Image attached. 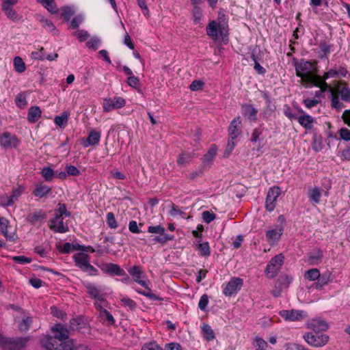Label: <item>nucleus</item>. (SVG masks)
<instances>
[{
	"label": "nucleus",
	"mask_w": 350,
	"mask_h": 350,
	"mask_svg": "<svg viewBox=\"0 0 350 350\" xmlns=\"http://www.w3.org/2000/svg\"><path fill=\"white\" fill-rule=\"evenodd\" d=\"M308 327L314 331L327 330L328 329L327 324L320 319L311 320L308 323Z\"/></svg>",
	"instance_id": "bb28decb"
},
{
	"label": "nucleus",
	"mask_w": 350,
	"mask_h": 350,
	"mask_svg": "<svg viewBox=\"0 0 350 350\" xmlns=\"http://www.w3.org/2000/svg\"><path fill=\"white\" fill-rule=\"evenodd\" d=\"M317 282L314 284L315 288L321 290L328 282V278L325 276L319 277Z\"/></svg>",
	"instance_id": "13d9d810"
},
{
	"label": "nucleus",
	"mask_w": 350,
	"mask_h": 350,
	"mask_svg": "<svg viewBox=\"0 0 350 350\" xmlns=\"http://www.w3.org/2000/svg\"><path fill=\"white\" fill-rule=\"evenodd\" d=\"M12 259L14 262L21 265L30 263L31 262V258L24 256H15L12 257Z\"/></svg>",
	"instance_id": "6e6d98bb"
},
{
	"label": "nucleus",
	"mask_w": 350,
	"mask_h": 350,
	"mask_svg": "<svg viewBox=\"0 0 350 350\" xmlns=\"http://www.w3.org/2000/svg\"><path fill=\"white\" fill-rule=\"evenodd\" d=\"M142 350H163L156 342H150L143 346Z\"/></svg>",
	"instance_id": "69168bd1"
},
{
	"label": "nucleus",
	"mask_w": 350,
	"mask_h": 350,
	"mask_svg": "<svg viewBox=\"0 0 350 350\" xmlns=\"http://www.w3.org/2000/svg\"><path fill=\"white\" fill-rule=\"evenodd\" d=\"M8 221L4 217H0V231L5 237L10 239V237L8 236Z\"/></svg>",
	"instance_id": "5fc2aeb1"
},
{
	"label": "nucleus",
	"mask_w": 350,
	"mask_h": 350,
	"mask_svg": "<svg viewBox=\"0 0 350 350\" xmlns=\"http://www.w3.org/2000/svg\"><path fill=\"white\" fill-rule=\"evenodd\" d=\"M40 21L41 23L42 27H44L46 31L49 32L55 33V26L51 21L44 18H42Z\"/></svg>",
	"instance_id": "a19ab883"
},
{
	"label": "nucleus",
	"mask_w": 350,
	"mask_h": 350,
	"mask_svg": "<svg viewBox=\"0 0 350 350\" xmlns=\"http://www.w3.org/2000/svg\"><path fill=\"white\" fill-rule=\"evenodd\" d=\"M66 170L67 171L68 175L77 176L80 174V171L75 166L72 165H68L66 166Z\"/></svg>",
	"instance_id": "680f3d73"
},
{
	"label": "nucleus",
	"mask_w": 350,
	"mask_h": 350,
	"mask_svg": "<svg viewBox=\"0 0 350 350\" xmlns=\"http://www.w3.org/2000/svg\"><path fill=\"white\" fill-rule=\"evenodd\" d=\"M310 85L320 88L321 90L319 91V94H321L323 92L327 90V89L329 88V85L325 82V80H324V78H321L319 76H317V79H315V80H314V81H312Z\"/></svg>",
	"instance_id": "473e14b6"
},
{
	"label": "nucleus",
	"mask_w": 350,
	"mask_h": 350,
	"mask_svg": "<svg viewBox=\"0 0 350 350\" xmlns=\"http://www.w3.org/2000/svg\"><path fill=\"white\" fill-rule=\"evenodd\" d=\"M254 345L256 348L255 350H265L268 346L267 342L258 336L255 338Z\"/></svg>",
	"instance_id": "a18cd8bd"
},
{
	"label": "nucleus",
	"mask_w": 350,
	"mask_h": 350,
	"mask_svg": "<svg viewBox=\"0 0 350 350\" xmlns=\"http://www.w3.org/2000/svg\"><path fill=\"white\" fill-rule=\"evenodd\" d=\"M168 213L173 217L180 216L182 218L185 217V213L180 208H178L174 204H171L170 206Z\"/></svg>",
	"instance_id": "f704fd0d"
},
{
	"label": "nucleus",
	"mask_w": 350,
	"mask_h": 350,
	"mask_svg": "<svg viewBox=\"0 0 350 350\" xmlns=\"http://www.w3.org/2000/svg\"><path fill=\"white\" fill-rule=\"evenodd\" d=\"M319 277L320 272L319 269L316 268L309 269L308 271H306L305 275V278L310 281H314L315 280L319 278Z\"/></svg>",
	"instance_id": "79ce46f5"
},
{
	"label": "nucleus",
	"mask_w": 350,
	"mask_h": 350,
	"mask_svg": "<svg viewBox=\"0 0 350 350\" xmlns=\"http://www.w3.org/2000/svg\"><path fill=\"white\" fill-rule=\"evenodd\" d=\"M150 284V282L149 280H148L146 285L142 286L143 287L145 288V289L143 290V291L137 290V292L139 294H141V295H144V296H145L146 297H148L150 299L159 300V298L157 295H155L154 293H152V290L150 289V288L149 286Z\"/></svg>",
	"instance_id": "c756f323"
},
{
	"label": "nucleus",
	"mask_w": 350,
	"mask_h": 350,
	"mask_svg": "<svg viewBox=\"0 0 350 350\" xmlns=\"http://www.w3.org/2000/svg\"><path fill=\"white\" fill-rule=\"evenodd\" d=\"M16 1H3L1 5L2 10L8 18L13 21H18L21 20L20 16L14 9V3Z\"/></svg>",
	"instance_id": "aec40b11"
},
{
	"label": "nucleus",
	"mask_w": 350,
	"mask_h": 350,
	"mask_svg": "<svg viewBox=\"0 0 350 350\" xmlns=\"http://www.w3.org/2000/svg\"><path fill=\"white\" fill-rule=\"evenodd\" d=\"M74 13L75 10L71 7L64 6L62 8V16L67 21L70 18Z\"/></svg>",
	"instance_id": "09e8293b"
},
{
	"label": "nucleus",
	"mask_w": 350,
	"mask_h": 350,
	"mask_svg": "<svg viewBox=\"0 0 350 350\" xmlns=\"http://www.w3.org/2000/svg\"><path fill=\"white\" fill-rule=\"evenodd\" d=\"M42 176L44 177V180L47 182H51L53 177H55V172L51 167H44L41 172Z\"/></svg>",
	"instance_id": "ea45409f"
},
{
	"label": "nucleus",
	"mask_w": 350,
	"mask_h": 350,
	"mask_svg": "<svg viewBox=\"0 0 350 350\" xmlns=\"http://www.w3.org/2000/svg\"><path fill=\"white\" fill-rule=\"evenodd\" d=\"M24 187L22 186H18V187L14 189L12 191V194L10 196H6L1 198V202L2 205L4 206H12L14 203L22 195Z\"/></svg>",
	"instance_id": "dca6fc26"
},
{
	"label": "nucleus",
	"mask_w": 350,
	"mask_h": 350,
	"mask_svg": "<svg viewBox=\"0 0 350 350\" xmlns=\"http://www.w3.org/2000/svg\"><path fill=\"white\" fill-rule=\"evenodd\" d=\"M70 215V213L67 211L66 206L64 204H58L55 211V216L51 221L50 228L59 233L67 232L69 228L68 224L64 222V216L69 217Z\"/></svg>",
	"instance_id": "f257e3e1"
},
{
	"label": "nucleus",
	"mask_w": 350,
	"mask_h": 350,
	"mask_svg": "<svg viewBox=\"0 0 350 350\" xmlns=\"http://www.w3.org/2000/svg\"><path fill=\"white\" fill-rule=\"evenodd\" d=\"M148 232L149 233L159 234L160 235H167L165 234V228L160 225L149 226L148 228Z\"/></svg>",
	"instance_id": "8fccbe9b"
},
{
	"label": "nucleus",
	"mask_w": 350,
	"mask_h": 350,
	"mask_svg": "<svg viewBox=\"0 0 350 350\" xmlns=\"http://www.w3.org/2000/svg\"><path fill=\"white\" fill-rule=\"evenodd\" d=\"M191 159V157L190 156V154L183 153L178 157L177 159V163L180 165H185L190 161Z\"/></svg>",
	"instance_id": "4d7b16f0"
},
{
	"label": "nucleus",
	"mask_w": 350,
	"mask_h": 350,
	"mask_svg": "<svg viewBox=\"0 0 350 350\" xmlns=\"http://www.w3.org/2000/svg\"><path fill=\"white\" fill-rule=\"evenodd\" d=\"M100 40L96 36L91 38L86 43V46L94 50H96L100 45Z\"/></svg>",
	"instance_id": "de8ad7c7"
},
{
	"label": "nucleus",
	"mask_w": 350,
	"mask_h": 350,
	"mask_svg": "<svg viewBox=\"0 0 350 350\" xmlns=\"http://www.w3.org/2000/svg\"><path fill=\"white\" fill-rule=\"evenodd\" d=\"M128 272L133 277L134 281L141 286L146 285L147 279L139 266H133L128 269Z\"/></svg>",
	"instance_id": "f3484780"
},
{
	"label": "nucleus",
	"mask_w": 350,
	"mask_h": 350,
	"mask_svg": "<svg viewBox=\"0 0 350 350\" xmlns=\"http://www.w3.org/2000/svg\"><path fill=\"white\" fill-rule=\"evenodd\" d=\"M32 320L29 317L23 319L18 323L19 329L22 332L27 331L29 329Z\"/></svg>",
	"instance_id": "c03bdc74"
},
{
	"label": "nucleus",
	"mask_w": 350,
	"mask_h": 350,
	"mask_svg": "<svg viewBox=\"0 0 350 350\" xmlns=\"http://www.w3.org/2000/svg\"><path fill=\"white\" fill-rule=\"evenodd\" d=\"M41 110L38 107H31L29 109L27 120L29 122H36L41 116Z\"/></svg>",
	"instance_id": "c85d7f7f"
},
{
	"label": "nucleus",
	"mask_w": 350,
	"mask_h": 350,
	"mask_svg": "<svg viewBox=\"0 0 350 350\" xmlns=\"http://www.w3.org/2000/svg\"><path fill=\"white\" fill-rule=\"evenodd\" d=\"M281 193V190L278 187H273L269 189L265 201V208L268 211L274 210L276 206L278 198Z\"/></svg>",
	"instance_id": "2eb2a0df"
},
{
	"label": "nucleus",
	"mask_w": 350,
	"mask_h": 350,
	"mask_svg": "<svg viewBox=\"0 0 350 350\" xmlns=\"http://www.w3.org/2000/svg\"><path fill=\"white\" fill-rule=\"evenodd\" d=\"M198 250L200 251V255L208 256L211 254L210 247L208 242L200 243L198 245Z\"/></svg>",
	"instance_id": "49530a36"
},
{
	"label": "nucleus",
	"mask_w": 350,
	"mask_h": 350,
	"mask_svg": "<svg viewBox=\"0 0 350 350\" xmlns=\"http://www.w3.org/2000/svg\"><path fill=\"white\" fill-rule=\"evenodd\" d=\"M72 258L75 265L81 270L90 275H96L97 274V269L90 263V258L89 255L83 252H78Z\"/></svg>",
	"instance_id": "6e6552de"
},
{
	"label": "nucleus",
	"mask_w": 350,
	"mask_h": 350,
	"mask_svg": "<svg viewBox=\"0 0 350 350\" xmlns=\"http://www.w3.org/2000/svg\"><path fill=\"white\" fill-rule=\"evenodd\" d=\"M74 36L78 38L79 42H83L89 38L90 34L84 29H79L74 33Z\"/></svg>",
	"instance_id": "864d4df0"
},
{
	"label": "nucleus",
	"mask_w": 350,
	"mask_h": 350,
	"mask_svg": "<svg viewBox=\"0 0 350 350\" xmlns=\"http://www.w3.org/2000/svg\"><path fill=\"white\" fill-rule=\"evenodd\" d=\"M43 7H44L49 12L56 14L59 11V8L55 1H40Z\"/></svg>",
	"instance_id": "58836bf2"
},
{
	"label": "nucleus",
	"mask_w": 350,
	"mask_h": 350,
	"mask_svg": "<svg viewBox=\"0 0 350 350\" xmlns=\"http://www.w3.org/2000/svg\"><path fill=\"white\" fill-rule=\"evenodd\" d=\"M103 270L109 274L122 276L125 275V271L121 269L117 264L107 263L105 265Z\"/></svg>",
	"instance_id": "4be33fe9"
},
{
	"label": "nucleus",
	"mask_w": 350,
	"mask_h": 350,
	"mask_svg": "<svg viewBox=\"0 0 350 350\" xmlns=\"http://www.w3.org/2000/svg\"><path fill=\"white\" fill-rule=\"evenodd\" d=\"M221 29V25L215 21L210 22L206 27V33L213 40H216L218 38V31Z\"/></svg>",
	"instance_id": "b1692460"
},
{
	"label": "nucleus",
	"mask_w": 350,
	"mask_h": 350,
	"mask_svg": "<svg viewBox=\"0 0 350 350\" xmlns=\"http://www.w3.org/2000/svg\"><path fill=\"white\" fill-rule=\"evenodd\" d=\"M107 223L108 226L113 229H116L118 227V224L116 220L114 214L111 212H109L106 215Z\"/></svg>",
	"instance_id": "3c124183"
},
{
	"label": "nucleus",
	"mask_w": 350,
	"mask_h": 350,
	"mask_svg": "<svg viewBox=\"0 0 350 350\" xmlns=\"http://www.w3.org/2000/svg\"><path fill=\"white\" fill-rule=\"evenodd\" d=\"M27 337L8 338L1 336L0 345L3 350H21L27 345Z\"/></svg>",
	"instance_id": "0eeeda50"
},
{
	"label": "nucleus",
	"mask_w": 350,
	"mask_h": 350,
	"mask_svg": "<svg viewBox=\"0 0 350 350\" xmlns=\"http://www.w3.org/2000/svg\"><path fill=\"white\" fill-rule=\"evenodd\" d=\"M304 338L306 342L312 347H319L325 345L329 340V336L322 333H307L304 334Z\"/></svg>",
	"instance_id": "1a4fd4ad"
},
{
	"label": "nucleus",
	"mask_w": 350,
	"mask_h": 350,
	"mask_svg": "<svg viewBox=\"0 0 350 350\" xmlns=\"http://www.w3.org/2000/svg\"><path fill=\"white\" fill-rule=\"evenodd\" d=\"M41 344L46 350H72L74 346L72 340L60 341L54 336H44Z\"/></svg>",
	"instance_id": "20e7f679"
},
{
	"label": "nucleus",
	"mask_w": 350,
	"mask_h": 350,
	"mask_svg": "<svg viewBox=\"0 0 350 350\" xmlns=\"http://www.w3.org/2000/svg\"><path fill=\"white\" fill-rule=\"evenodd\" d=\"M284 232V228L281 225L275 226L266 232L267 240L273 245L280 239Z\"/></svg>",
	"instance_id": "a211bd4d"
},
{
	"label": "nucleus",
	"mask_w": 350,
	"mask_h": 350,
	"mask_svg": "<svg viewBox=\"0 0 350 350\" xmlns=\"http://www.w3.org/2000/svg\"><path fill=\"white\" fill-rule=\"evenodd\" d=\"M20 142L16 135L4 132L0 135V146L4 149L15 148Z\"/></svg>",
	"instance_id": "4468645a"
},
{
	"label": "nucleus",
	"mask_w": 350,
	"mask_h": 350,
	"mask_svg": "<svg viewBox=\"0 0 350 350\" xmlns=\"http://www.w3.org/2000/svg\"><path fill=\"white\" fill-rule=\"evenodd\" d=\"M284 256L282 254H279L271 259L265 270L269 278H273L277 275L284 262Z\"/></svg>",
	"instance_id": "9d476101"
},
{
	"label": "nucleus",
	"mask_w": 350,
	"mask_h": 350,
	"mask_svg": "<svg viewBox=\"0 0 350 350\" xmlns=\"http://www.w3.org/2000/svg\"><path fill=\"white\" fill-rule=\"evenodd\" d=\"M252 58L253 59V61L254 62V70L258 73V74H260V75H264L266 72L265 69L262 66H260V64L258 62V61L256 60V58L255 57L254 55H252Z\"/></svg>",
	"instance_id": "052dcab7"
},
{
	"label": "nucleus",
	"mask_w": 350,
	"mask_h": 350,
	"mask_svg": "<svg viewBox=\"0 0 350 350\" xmlns=\"http://www.w3.org/2000/svg\"><path fill=\"white\" fill-rule=\"evenodd\" d=\"M339 96H340L342 100L350 103V88L344 82L338 83L331 93V106L336 110H340L344 107Z\"/></svg>",
	"instance_id": "f03ea898"
},
{
	"label": "nucleus",
	"mask_w": 350,
	"mask_h": 350,
	"mask_svg": "<svg viewBox=\"0 0 350 350\" xmlns=\"http://www.w3.org/2000/svg\"><path fill=\"white\" fill-rule=\"evenodd\" d=\"M108 306H101L100 307H96L98 311V318L100 321L107 325H112L115 323V319L113 315L107 310Z\"/></svg>",
	"instance_id": "6ab92c4d"
},
{
	"label": "nucleus",
	"mask_w": 350,
	"mask_h": 350,
	"mask_svg": "<svg viewBox=\"0 0 350 350\" xmlns=\"http://www.w3.org/2000/svg\"><path fill=\"white\" fill-rule=\"evenodd\" d=\"M126 105V100L122 97L115 96L107 98L103 100V108L105 112H109L112 110L123 107Z\"/></svg>",
	"instance_id": "9b49d317"
},
{
	"label": "nucleus",
	"mask_w": 350,
	"mask_h": 350,
	"mask_svg": "<svg viewBox=\"0 0 350 350\" xmlns=\"http://www.w3.org/2000/svg\"><path fill=\"white\" fill-rule=\"evenodd\" d=\"M295 66L297 76L300 77L303 82L311 84L317 79V66L314 62L301 60Z\"/></svg>",
	"instance_id": "7ed1b4c3"
},
{
	"label": "nucleus",
	"mask_w": 350,
	"mask_h": 350,
	"mask_svg": "<svg viewBox=\"0 0 350 350\" xmlns=\"http://www.w3.org/2000/svg\"><path fill=\"white\" fill-rule=\"evenodd\" d=\"M202 16V10L196 5H194L193 10V18L195 24H198Z\"/></svg>",
	"instance_id": "603ef678"
},
{
	"label": "nucleus",
	"mask_w": 350,
	"mask_h": 350,
	"mask_svg": "<svg viewBox=\"0 0 350 350\" xmlns=\"http://www.w3.org/2000/svg\"><path fill=\"white\" fill-rule=\"evenodd\" d=\"M241 119L240 116H237L234 118L229 126L228 128V135L229 139L228 141V144L226 147V153L227 155H229L231 152L233 150L236 146L235 139L241 135Z\"/></svg>",
	"instance_id": "39448f33"
},
{
	"label": "nucleus",
	"mask_w": 350,
	"mask_h": 350,
	"mask_svg": "<svg viewBox=\"0 0 350 350\" xmlns=\"http://www.w3.org/2000/svg\"><path fill=\"white\" fill-rule=\"evenodd\" d=\"M165 350H183L180 344L177 342L167 343L165 346Z\"/></svg>",
	"instance_id": "774afa93"
},
{
	"label": "nucleus",
	"mask_w": 350,
	"mask_h": 350,
	"mask_svg": "<svg viewBox=\"0 0 350 350\" xmlns=\"http://www.w3.org/2000/svg\"><path fill=\"white\" fill-rule=\"evenodd\" d=\"M243 281L239 278H232L225 286L223 293L225 296L231 297L237 294L243 286Z\"/></svg>",
	"instance_id": "f8f14e48"
},
{
	"label": "nucleus",
	"mask_w": 350,
	"mask_h": 350,
	"mask_svg": "<svg viewBox=\"0 0 350 350\" xmlns=\"http://www.w3.org/2000/svg\"><path fill=\"white\" fill-rule=\"evenodd\" d=\"M322 251L319 249H316L308 254V262L310 265H317L322 261Z\"/></svg>",
	"instance_id": "393cba45"
},
{
	"label": "nucleus",
	"mask_w": 350,
	"mask_h": 350,
	"mask_svg": "<svg viewBox=\"0 0 350 350\" xmlns=\"http://www.w3.org/2000/svg\"><path fill=\"white\" fill-rule=\"evenodd\" d=\"M69 116V113L67 111H64L59 116L55 118L54 122L59 127H64L66 124Z\"/></svg>",
	"instance_id": "e433bc0d"
},
{
	"label": "nucleus",
	"mask_w": 350,
	"mask_h": 350,
	"mask_svg": "<svg viewBox=\"0 0 350 350\" xmlns=\"http://www.w3.org/2000/svg\"><path fill=\"white\" fill-rule=\"evenodd\" d=\"M46 214L42 211H36L30 213L27 217V221L30 223L35 224L40 220L44 219Z\"/></svg>",
	"instance_id": "2f4dec72"
},
{
	"label": "nucleus",
	"mask_w": 350,
	"mask_h": 350,
	"mask_svg": "<svg viewBox=\"0 0 350 350\" xmlns=\"http://www.w3.org/2000/svg\"><path fill=\"white\" fill-rule=\"evenodd\" d=\"M101 134L100 132L95 130H91L89 133L88 137L84 142L83 145L85 147L94 146L98 144L100 139Z\"/></svg>",
	"instance_id": "5701e85b"
},
{
	"label": "nucleus",
	"mask_w": 350,
	"mask_h": 350,
	"mask_svg": "<svg viewBox=\"0 0 350 350\" xmlns=\"http://www.w3.org/2000/svg\"><path fill=\"white\" fill-rule=\"evenodd\" d=\"M340 137L345 140V141H349L350 140V130L347 128H342L340 130Z\"/></svg>",
	"instance_id": "338daca9"
},
{
	"label": "nucleus",
	"mask_w": 350,
	"mask_h": 350,
	"mask_svg": "<svg viewBox=\"0 0 350 350\" xmlns=\"http://www.w3.org/2000/svg\"><path fill=\"white\" fill-rule=\"evenodd\" d=\"M298 122L305 129H310L312 127L314 120L309 115H304L298 118Z\"/></svg>",
	"instance_id": "7c9ffc66"
},
{
	"label": "nucleus",
	"mask_w": 350,
	"mask_h": 350,
	"mask_svg": "<svg viewBox=\"0 0 350 350\" xmlns=\"http://www.w3.org/2000/svg\"><path fill=\"white\" fill-rule=\"evenodd\" d=\"M322 190L319 187H310L308 189V198L310 201L315 204L320 203Z\"/></svg>",
	"instance_id": "a878e982"
},
{
	"label": "nucleus",
	"mask_w": 350,
	"mask_h": 350,
	"mask_svg": "<svg viewBox=\"0 0 350 350\" xmlns=\"http://www.w3.org/2000/svg\"><path fill=\"white\" fill-rule=\"evenodd\" d=\"M204 338L208 340H212L215 338V334L213 329L208 324H205L202 327Z\"/></svg>",
	"instance_id": "c9c22d12"
},
{
	"label": "nucleus",
	"mask_w": 350,
	"mask_h": 350,
	"mask_svg": "<svg viewBox=\"0 0 350 350\" xmlns=\"http://www.w3.org/2000/svg\"><path fill=\"white\" fill-rule=\"evenodd\" d=\"M85 287L90 297L94 300V306L95 308L109 305L105 297V294L103 292L101 287L97 286L90 282L85 284Z\"/></svg>",
	"instance_id": "423d86ee"
},
{
	"label": "nucleus",
	"mask_w": 350,
	"mask_h": 350,
	"mask_svg": "<svg viewBox=\"0 0 350 350\" xmlns=\"http://www.w3.org/2000/svg\"><path fill=\"white\" fill-rule=\"evenodd\" d=\"M14 69L18 72H23L25 70L26 66L21 57L17 56L14 59Z\"/></svg>",
	"instance_id": "4c0bfd02"
},
{
	"label": "nucleus",
	"mask_w": 350,
	"mask_h": 350,
	"mask_svg": "<svg viewBox=\"0 0 350 350\" xmlns=\"http://www.w3.org/2000/svg\"><path fill=\"white\" fill-rule=\"evenodd\" d=\"M16 104L20 107H24L27 104L25 96L23 94H19L16 98Z\"/></svg>",
	"instance_id": "0e129e2a"
},
{
	"label": "nucleus",
	"mask_w": 350,
	"mask_h": 350,
	"mask_svg": "<svg viewBox=\"0 0 350 350\" xmlns=\"http://www.w3.org/2000/svg\"><path fill=\"white\" fill-rule=\"evenodd\" d=\"M257 111L251 105H245L243 107V113L244 116L250 120H255Z\"/></svg>",
	"instance_id": "72a5a7b5"
},
{
	"label": "nucleus",
	"mask_w": 350,
	"mask_h": 350,
	"mask_svg": "<svg viewBox=\"0 0 350 350\" xmlns=\"http://www.w3.org/2000/svg\"><path fill=\"white\" fill-rule=\"evenodd\" d=\"M123 306L128 308L129 310H133L136 308L137 304L133 299L127 296H124L120 299Z\"/></svg>",
	"instance_id": "37998d69"
},
{
	"label": "nucleus",
	"mask_w": 350,
	"mask_h": 350,
	"mask_svg": "<svg viewBox=\"0 0 350 350\" xmlns=\"http://www.w3.org/2000/svg\"><path fill=\"white\" fill-rule=\"evenodd\" d=\"M217 148L215 146H212L207 153L204 155L205 161H211L216 154Z\"/></svg>",
	"instance_id": "bf43d9fd"
},
{
	"label": "nucleus",
	"mask_w": 350,
	"mask_h": 350,
	"mask_svg": "<svg viewBox=\"0 0 350 350\" xmlns=\"http://www.w3.org/2000/svg\"><path fill=\"white\" fill-rule=\"evenodd\" d=\"M279 314L287 321H301L307 317L306 312L300 310H283Z\"/></svg>",
	"instance_id": "ddd939ff"
},
{
	"label": "nucleus",
	"mask_w": 350,
	"mask_h": 350,
	"mask_svg": "<svg viewBox=\"0 0 350 350\" xmlns=\"http://www.w3.org/2000/svg\"><path fill=\"white\" fill-rule=\"evenodd\" d=\"M51 191V187L49 186L38 184L36 186V188L33 191V194L35 196L38 198H43L46 196L47 194L50 193Z\"/></svg>",
	"instance_id": "cd10ccee"
},
{
	"label": "nucleus",
	"mask_w": 350,
	"mask_h": 350,
	"mask_svg": "<svg viewBox=\"0 0 350 350\" xmlns=\"http://www.w3.org/2000/svg\"><path fill=\"white\" fill-rule=\"evenodd\" d=\"M83 21V17L81 15H78L71 21L70 27L73 29L77 28Z\"/></svg>",
	"instance_id": "e2e57ef3"
},
{
	"label": "nucleus",
	"mask_w": 350,
	"mask_h": 350,
	"mask_svg": "<svg viewBox=\"0 0 350 350\" xmlns=\"http://www.w3.org/2000/svg\"><path fill=\"white\" fill-rule=\"evenodd\" d=\"M51 332L53 336L60 341H68V330L62 324H56L51 327Z\"/></svg>",
	"instance_id": "412c9836"
}]
</instances>
